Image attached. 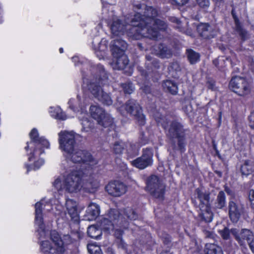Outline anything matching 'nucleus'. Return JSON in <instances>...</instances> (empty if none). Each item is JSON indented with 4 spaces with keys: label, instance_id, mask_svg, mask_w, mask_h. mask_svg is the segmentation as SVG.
I'll return each mask as SVG.
<instances>
[{
    "label": "nucleus",
    "instance_id": "1",
    "mask_svg": "<svg viewBox=\"0 0 254 254\" xmlns=\"http://www.w3.org/2000/svg\"><path fill=\"white\" fill-rule=\"evenodd\" d=\"M137 11L131 15L130 17H126L125 24L115 16L112 11L110 15L112 16L110 23V29L112 34V40L119 45L118 41L122 40L120 38L125 33L127 36L134 39H139L142 37L151 38L156 37L158 33V30H165L166 23L159 19H155L157 15V10L151 6H147L144 4H137L135 6Z\"/></svg>",
    "mask_w": 254,
    "mask_h": 254
},
{
    "label": "nucleus",
    "instance_id": "2",
    "mask_svg": "<svg viewBox=\"0 0 254 254\" xmlns=\"http://www.w3.org/2000/svg\"><path fill=\"white\" fill-rule=\"evenodd\" d=\"M56 202L58 201L55 199H42L35 205V226L43 254H64L66 247L74 242L70 235L66 234L61 236L56 230L50 231L45 226L42 210L50 212L51 217L60 214L62 206Z\"/></svg>",
    "mask_w": 254,
    "mask_h": 254
},
{
    "label": "nucleus",
    "instance_id": "3",
    "mask_svg": "<svg viewBox=\"0 0 254 254\" xmlns=\"http://www.w3.org/2000/svg\"><path fill=\"white\" fill-rule=\"evenodd\" d=\"M58 135L59 147L67 160L80 165L78 170H70V172L76 171L83 179L90 177L93 172V166L97 163V161L92 158L89 153L76 147L75 133L73 131H61Z\"/></svg>",
    "mask_w": 254,
    "mask_h": 254
},
{
    "label": "nucleus",
    "instance_id": "4",
    "mask_svg": "<svg viewBox=\"0 0 254 254\" xmlns=\"http://www.w3.org/2000/svg\"><path fill=\"white\" fill-rule=\"evenodd\" d=\"M31 141L27 142L25 149L28 156V162L25 164L27 172L39 169L44 164V160L40 157L44 149L50 148L49 141L44 137H39L37 129L33 128L29 133Z\"/></svg>",
    "mask_w": 254,
    "mask_h": 254
},
{
    "label": "nucleus",
    "instance_id": "5",
    "mask_svg": "<svg viewBox=\"0 0 254 254\" xmlns=\"http://www.w3.org/2000/svg\"><path fill=\"white\" fill-rule=\"evenodd\" d=\"M84 180L76 171L66 172L63 174L55 177L53 182V187L58 192L64 190L69 192L79 191L82 186V180Z\"/></svg>",
    "mask_w": 254,
    "mask_h": 254
},
{
    "label": "nucleus",
    "instance_id": "6",
    "mask_svg": "<svg viewBox=\"0 0 254 254\" xmlns=\"http://www.w3.org/2000/svg\"><path fill=\"white\" fill-rule=\"evenodd\" d=\"M101 222V227L105 231L109 233H113L117 238L119 247L126 248V244L121 238L123 230L121 229L122 227V220L120 216L119 211L116 209H111Z\"/></svg>",
    "mask_w": 254,
    "mask_h": 254
},
{
    "label": "nucleus",
    "instance_id": "7",
    "mask_svg": "<svg viewBox=\"0 0 254 254\" xmlns=\"http://www.w3.org/2000/svg\"><path fill=\"white\" fill-rule=\"evenodd\" d=\"M97 70L99 72V77L96 79L95 81L91 82L87 88L93 96L103 104L109 106L112 104L113 101L109 94L106 92L105 87L103 85L105 84L107 79V75L104 68L102 65H97Z\"/></svg>",
    "mask_w": 254,
    "mask_h": 254
},
{
    "label": "nucleus",
    "instance_id": "8",
    "mask_svg": "<svg viewBox=\"0 0 254 254\" xmlns=\"http://www.w3.org/2000/svg\"><path fill=\"white\" fill-rule=\"evenodd\" d=\"M87 100L79 96L70 99L68 104L69 108L77 114V117L82 126V132H89L94 128V123L90 121L86 110Z\"/></svg>",
    "mask_w": 254,
    "mask_h": 254
},
{
    "label": "nucleus",
    "instance_id": "9",
    "mask_svg": "<svg viewBox=\"0 0 254 254\" xmlns=\"http://www.w3.org/2000/svg\"><path fill=\"white\" fill-rule=\"evenodd\" d=\"M117 43L119 45L116 44L115 41L110 45V49L113 57L111 64L114 69L120 70L124 69L128 64L127 57L124 54L127 44L124 40L118 41Z\"/></svg>",
    "mask_w": 254,
    "mask_h": 254
},
{
    "label": "nucleus",
    "instance_id": "10",
    "mask_svg": "<svg viewBox=\"0 0 254 254\" xmlns=\"http://www.w3.org/2000/svg\"><path fill=\"white\" fill-rule=\"evenodd\" d=\"M146 190L156 198H162L165 186L162 180L157 176L151 175L146 180Z\"/></svg>",
    "mask_w": 254,
    "mask_h": 254
},
{
    "label": "nucleus",
    "instance_id": "11",
    "mask_svg": "<svg viewBox=\"0 0 254 254\" xmlns=\"http://www.w3.org/2000/svg\"><path fill=\"white\" fill-rule=\"evenodd\" d=\"M89 110L91 116L100 126L107 127L113 125V119L110 115L106 113L104 110L98 105H91Z\"/></svg>",
    "mask_w": 254,
    "mask_h": 254
},
{
    "label": "nucleus",
    "instance_id": "12",
    "mask_svg": "<svg viewBox=\"0 0 254 254\" xmlns=\"http://www.w3.org/2000/svg\"><path fill=\"white\" fill-rule=\"evenodd\" d=\"M229 87L232 91L239 96H245L251 91L250 85L247 80L239 76L232 78Z\"/></svg>",
    "mask_w": 254,
    "mask_h": 254
},
{
    "label": "nucleus",
    "instance_id": "13",
    "mask_svg": "<svg viewBox=\"0 0 254 254\" xmlns=\"http://www.w3.org/2000/svg\"><path fill=\"white\" fill-rule=\"evenodd\" d=\"M153 156V153L152 149H144L141 156L130 161L131 164L139 169H144L152 165Z\"/></svg>",
    "mask_w": 254,
    "mask_h": 254
},
{
    "label": "nucleus",
    "instance_id": "14",
    "mask_svg": "<svg viewBox=\"0 0 254 254\" xmlns=\"http://www.w3.org/2000/svg\"><path fill=\"white\" fill-rule=\"evenodd\" d=\"M124 110H125L127 113L139 118L141 125L144 124V116L142 114L140 106L136 103V101L133 100H129L125 106L121 107L119 109L122 114Z\"/></svg>",
    "mask_w": 254,
    "mask_h": 254
},
{
    "label": "nucleus",
    "instance_id": "15",
    "mask_svg": "<svg viewBox=\"0 0 254 254\" xmlns=\"http://www.w3.org/2000/svg\"><path fill=\"white\" fill-rule=\"evenodd\" d=\"M189 130L184 128L182 125L176 122V139H177L178 149L184 152L187 144V137Z\"/></svg>",
    "mask_w": 254,
    "mask_h": 254
},
{
    "label": "nucleus",
    "instance_id": "16",
    "mask_svg": "<svg viewBox=\"0 0 254 254\" xmlns=\"http://www.w3.org/2000/svg\"><path fill=\"white\" fill-rule=\"evenodd\" d=\"M105 190L110 195L119 197L126 192L127 187L120 181H112L106 186Z\"/></svg>",
    "mask_w": 254,
    "mask_h": 254
},
{
    "label": "nucleus",
    "instance_id": "17",
    "mask_svg": "<svg viewBox=\"0 0 254 254\" xmlns=\"http://www.w3.org/2000/svg\"><path fill=\"white\" fill-rule=\"evenodd\" d=\"M228 215L233 223H237L244 213L243 205L239 203L231 200L228 203Z\"/></svg>",
    "mask_w": 254,
    "mask_h": 254
},
{
    "label": "nucleus",
    "instance_id": "18",
    "mask_svg": "<svg viewBox=\"0 0 254 254\" xmlns=\"http://www.w3.org/2000/svg\"><path fill=\"white\" fill-rule=\"evenodd\" d=\"M108 42L105 38L100 40L98 37L93 38L92 41V47L97 57L100 59H103L106 56L108 49Z\"/></svg>",
    "mask_w": 254,
    "mask_h": 254
},
{
    "label": "nucleus",
    "instance_id": "19",
    "mask_svg": "<svg viewBox=\"0 0 254 254\" xmlns=\"http://www.w3.org/2000/svg\"><path fill=\"white\" fill-rule=\"evenodd\" d=\"M233 234L234 239L240 246L244 244L245 240L248 243L254 237L253 232L251 230L246 228L242 229L240 231L237 229V230L233 232Z\"/></svg>",
    "mask_w": 254,
    "mask_h": 254
},
{
    "label": "nucleus",
    "instance_id": "20",
    "mask_svg": "<svg viewBox=\"0 0 254 254\" xmlns=\"http://www.w3.org/2000/svg\"><path fill=\"white\" fill-rule=\"evenodd\" d=\"M65 205L68 214L70 216L71 220L75 222H78L79 217L77 210V202L72 199H68L66 201Z\"/></svg>",
    "mask_w": 254,
    "mask_h": 254
},
{
    "label": "nucleus",
    "instance_id": "21",
    "mask_svg": "<svg viewBox=\"0 0 254 254\" xmlns=\"http://www.w3.org/2000/svg\"><path fill=\"white\" fill-rule=\"evenodd\" d=\"M195 194L199 200V207H211L210 192L208 191H203L199 188L195 190Z\"/></svg>",
    "mask_w": 254,
    "mask_h": 254
},
{
    "label": "nucleus",
    "instance_id": "22",
    "mask_svg": "<svg viewBox=\"0 0 254 254\" xmlns=\"http://www.w3.org/2000/svg\"><path fill=\"white\" fill-rule=\"evenodd\" d=\"M86 212V220L88 221L95 220L99 215V206L95 203H90L87 207Z\"/></svg>",
    "mask_w": 254,
    "mask_h": 254
},
{
    "label": "nucleus",
    "instance_id": "23",
    "mask_svg": "<svg viewBox=\"0 0 254 254\" xmlns=\"http://www.w3.org/2000/svg\"><path fill=\"white\" fill-rule=\"evenodd\" d=\"M199 208V212L198 217L200 221L205 223H209L212 221L213 214L211 210V207Z\"/></svg>",
    "mask_w": 254,
    "mask_h": 254
},
{
    "label": "nucleus",
    "instance_id": "24",
    "mask_svg": "<svg viewBox=\"0 0 254 254\" xmlns=\"http://www.w3.org/2000/svg\"><path fill=\"white\" fill-rule=\"evenodd\" d=\"M200 35L204 39H211L214 36L213 27L208 23L202 24L198 27Z\"/></svg>",
    "mask_w": 254,
    "mask_h": 254
},
{
    "label": "nucleus",
    "instance_id": "25",
    "mask_svg": "<svg viewBox=\"0 0 254 254\" xmlns=\"http://www.w3.org/2000/svg\"><path fill=\"white\" fill-rule=\"evenodd\" d=\"M226 195L223 191H220L216 198L212 203V207L214 209H221L226 206Z\"/></svg>",
    "mask_w": 254,
    "mask_h": 254
},
{
    "label": "nucleus",
    "instance_id": "26",
    "mask_svg": "<svg viewBox=\"0 0 254 254\" xmlns=\"http://www.w3.org/2000/svg\"><path fill=\"white\" fill-rule=\"evenodd\" d=\"M240 171L242 176H247L254 172V162L250 160H246L241 165Z\"/></svg>",
    "mask_w": 254,
    "mask_h": 254
},
{
    "label": "nucleus",
    "instance_id": "27",
    "mask_svg": "<svg viewBox=\"0 0 254 254\" xmlns=\"http://www.w3.org/2000/svg\"><path fill=\"white\" fill-rule=\"evenodd\" d=\"M205 254H223L221 248L214 244L207 243L204 249Z\"/></svg>",
    "mask_w": 254,
    "mask_h": 254
},
{
    "label": "nucleus",
    "instance_id": "28",
    "mask_svg": "<svg viewBox=\"0 0 254 254\" xmlns=\"http://www.w3.org/2000/svg\"><path fill=\"white\" fill-rule=\"evenodd\" d=\"M127 153L128 156L132 157L137 155L140 145L137 143H125Z\"/></svg>",
    "mask_w": 254,
    "mask_h": 254
},
{
    "label": "nucleus",
    "instance_id": "29",
    "mask_svg": "<svg viewBox=\"0 0 254 254\" xmlns=\"http://www.w3.org/2000/svg\"><path fill=\"white\" fill-rule=\"evenodd\" d=\"M51 116L55 119L65 120L67 119L66 116L63 112L61 108L59 107L56 108L51 107L49 110Z\"/></svg>",
    "mask_w": 254,
    "mask_h": 254
},
{
    "label": "nucleus",
    "instance_id": "30",
    "mask_svg": "<svg viewBox=\"0 0 254 254\" xmlns=\"http://www.w3.org/2000/svg\"><path fill=\"white\" fill-rule=\"evenodd\" d=\"M188 59L190 64H196L200 60V54L191 49L186 50Z\"/></svg>",
    "mask_w": 254,
    "mask_h": 254
},
{
    "label": "nucleus",
    "instance_id": "31",
    "mask_svg": "<svg viewBox=\"0 0 254 254\" xmlns=\"http://www.w3.org/2000/svg\"><path fill=\"white\" fill-rule=\"evenodd\" d=\"M158 52L156 53V55L161 58H169L172 56L171 51L167 47L161 45L158 47Z\"/></svg>",
    "mask_w": 254,
    "mask_h": 254
},
{
    "label": "nucleus",
    "instance_id": "32",
    "mask_svg": "<svg viewBox=\"0 0 254 254\" xmlns=\"http://www.w3.org/2000/svg\"><path fill=\"white\" fill-rule=\"evenodd\" d=\"M237 230V228L229 229L228 227H224L222 230L219 231V234L222 239L224 240H230L231 239V235L234 238L233 232Z\"/></svg>",
    "mask_w": 254,
    "mask_h": 254
},
{
    "label": "nucleus",
    "instance_id": "33",
    "mask_svg": "<svg viewBox=\"0 0 254 254\" xmlns=\"http://www.w3.org/2000/svg\"><path fill=\"white\" fill-rule=\"evenodd\" d=\"M101 231L95 226L91 225L88 228L87 234L89 237L94 239H99L101 235Z\"/></svg>",
    "mask_w": 254,
    "mask_h": 254
},
{
    "label": "nucleus",
    "instance_id": "34",
    "mask_svg": "<svg viewBox=\"0 0 254 254\" xmlns=\"http://www.w3.org/2000/svg\"><path fill=\"white\" fill-rule=\"evenodd\" d=\"M87 250L90 254H103L100 247L95 243H89L87 245Z\"/></svg>",
    "mask_w": 254,
    "mask_h": 254
},
{
    "label": "nucleus",
    "instance_id": "35",
    "mask_svg": "<svg viewBox=\"0 0 254 254\" xmlns=\"http://www.w3.org/2000/svg\"><path fill=\"white\" fill-rule=\"evenodd\" d=\"M125 147V142L122 141H118L114 143L113 149L116 154H120L124 150Z\"/></svg>",
    "mask_w": 254,
    "mask_h": 254
},
{
    "label": "nucleus",
    "instance_id": "36",
    "mask_svg": "<svg viewBox=\"0 0 254 254\" xmlns=\"http://www.w3.org/2000/svg\"><path fill=\"white\" fill-rule=\"evenodd\" d=\"M163 86L166 92H170L173 95L175 94V90H174L175 84L172 81L167 80L164 82Z\"/></svg>",
    "mask_w": 254,
    "mask_h": 254
},
{
    "label": "nucleus",
    "instance_id": "37",
    "mask_svg": "<svg viewBox=\"0 0 254 254\" xmlns=\"http://www.w3.org/2000/svg\"><path fill=\"white\" fill-rule=\"evenodd\" d=\"M235 28L236 31L238 33L242 40L245 41L249 38L248 32L242 28L241 24L236 26Z\"/></svg>",
    "mask_w": 254,
    "mask_h": 254
},
{
    "label": "nucleus",
    "instance_id": "38",
    "mask_svg": "<svg viewBox=\"0 0 254 254\" xmlns=\"http://www.w3.org/2000/svg\"><path fill=\"white\" fill-rule=\"evenodd\" d=\"M220 59H215L213 60V64L219 69L222 70L225 65V60L221 57Z\"/></svg>",
    "mask_w": 254,
    "mask_h": 254
},
{
    "label": "nucleus",
    "instance_id": "39",
    "mask_svg": "<svg viewBox=\"0 0 254 254\" xmlns=\"http://www.w3.org/2000/svg\"><path fill=\"white\" fill-rule=\"evenodd\" d=\"M122 87L126 93L131 94L134 89V86L130 82L124 83L122 85Z\"/></svg>",
    "mask_w": 254,
    "mask_h": 254
},
{
    "label": "nucleus",
    "instance_id": "40",
    "mask_svg": "<svg viewBox=\"0 0 254 254\" xmlns=\"http://www.w3.org/2000/svg\"><path fill=\"white\" fill-rule=\"evenodd\" d=\"M126 215L130 220H135L137 218L136 213L131 208H127L126 210Z\"/></svg>",
    "mask_w": 254,
    "mask_h": 254
},
{
    "label": "nucleus",
    "instance_id": "41",
    "mask_svg": "<svg viewBox=\"0 0 254 254\" xmlns=\"http://www.w3.org/2000/svg\"><path fill=\"white\" fill-rule=\"evenodd\" d=\"M198 5L203 8H207L209 7L210 2L209 0H197Z\"/></svg>",
    "mask_w": 254,
    "mask_h": 254
},
{
    "label": "nucleus",
    "instance_id": "42",
    "mask_svg": "<svg viewBox=\"0 0 254 254\" xmlns=\"http://www.w3.org/2000/svg\"><path fill=\"white\" fill-rule=\"evenodd\" d=\"M249 198L251 202V208L254 210V190H251L249 192Z\"/></svg>",
    "mask_w": 254,
    "mask_h": 254
},
{
    "label": "nucleus",
    "instance_id": "43",
    "mask_svg": "<svg viewBox=\"0 0 254 254\" xmlns=\"http://www.w3.org/2000/svg\"><path fill=\"white\" fill-rule=\"evenodd\" d=\"M231 14L232 15V17H233L234 20L235 26L238 25L240 24L241 23L240 22L238 17H237V16L236 15V12L235 9L234 8H232V11H231Z\"/></svg>",
    "mask_w": 254,
    "mask_h": 254
},
{
    "label": "nucleus",
    "instance_id": "44",
    "mask_svg": "<svg viewBox=\"0 0 254 254\" xmlns=\"http://www.w3.org/2000/svg\"><path fill=\"white\" fill-rule=\"evenodd\" d=\"M176 29H178L179 31L181 32H184L185 31L184 27H183L181 24V22L176 18Z\"/></svg>",
    "mask_w": 254,
    "mask_h": 254
},
{
    "label": "nucleus",
    "instance_id": "45",
    "mask_svg": "<svg viewBox=\"0 0 254 254\" xmlns=\"http://www.w3.org/2000/svg\"><path fill=\"white\" fill-rule=\"evenodd\" d=\"M207 87L211 90H213L215 87V82L212 79H209L206 82Z\"/></svg>",
    "mask_w": 254,
    "mask_h": 254
},
{
    "label": "nucleus",
    "instance_id": "46",
    "mask_svg": "<svg viewBox=\"0 0 254 254\" xmlns=\"http://www.w3.org/2000/svg\"><path fill=\"white\" fill-rule=\"evenodd\" d=\"M249 119L250 127L252 128H254V111L251 113Z\"/></svg>",
    "mask_w": 254,
    "mask_h": 254
},
{
    "label": "nucleus",
    "instance_id": "47",
    "mask_svg": "<svg viewBox=\"0 0 254 254\" xmlns=\"http://www.w3.org/2000/svg\"><path fill=\"white\" fill-rule=\"evenodd\" d=\"M248 245L252 252L254 254V237L248 242Z\"/></svg>",
    "mask_w": 254,
    "mask_h": 254
},
{
    "label": "nucleus",
    "instance_id": "48",
    "mask_svg": "<svg viewBox=\"0 0 254 254\" xmlns=\"http://www.w3.org/2000/svg\"><path fill=\"white\" fill-rule=\"evenodd\" d=\"M72 62L74 63L75 66L79 65L80 63H82V61H80V58L77 56L72 58Z\"/></svg>",
    "mask_w": 254,
    "mask_h": 254
},
{
    "label": "nucleus",
    "instance_id": "49",
    "mask_svg": "<svg viewBox=\"0 0 254 254\" xmlns=\"http://www.w3.org/2000/svg\"><path fill=\"white\" fill-rule=\"evenodd\" d=\"M167 135L170 136L171 137H173L175 135V128L172 126L168 130V132H167Z\"/></svg>",
    "mask_w": 254,
    "mask_h": 254
},
{
    "label": "nucleus",
    "instance_id": "50",
    "mask_svg": "<svg viewBox=\"0 0 254 254\" xmlns=\"http://www.w3.org/2000/svg\"><path fill=\"white\" fill-rule=\"evenodd\" d=\"M183 109L184 110V112L187 114H189L190 113H191L192 112L191 106L190 105V104H188V106H187L186 107H184Z\"/></svg>",
    "mask_w": 254,
    "mask_h": 254
},
{
    "label": "nucleus",
    "instance_id": "51",
    "mask_svg": "<svg viewBox=\"0 0 254 254\" xmlns=\"http://www.w3.org/2000/svg\"><path fill=\"white\" fill-rule=\"evenodd\" d=\"M189 0H176V4L183 5L186 4Z\"/></svg>",
    "mask_w": 254,
    "mask_h": 254
},
{
    "label": "nucleus",
    "instance_id": "52",
    "mask_svg": "<svg viewBox=\"0 0 254 254\" xmlns=\"http://www.w3.org/2000/svg\"><path fill=\"white\" fill-rule=\"evenodd\" d=\"M225 191L228 194L231 195H234V192L230 188H229L228 187H225Z\"/></svg>",
    "mask_w": 254,
    "mask_h": 254
},
{
    "label": "nucleus",
    "instance_id": "53",
    "mask_svg": "<svg viewBox=\"0 0 254 254\" xmlns=\"http://www.w3.org/2000/svg\"><path fill=\"white\" fill-rule=\"evenodd\" d=\"M141 88L145 93H148L150 92V87L149 86H145L144 87H141Z\"/></svg>",
    "mask_w": 254,
    "mask_h": 254
},
{
    "label": "nucleus",
    "instance_id": "54",
    "mask_svg": "<svg viewBox=\"0 0 254 254\" xmlns=\"http://www.w3.org/2000/svg\"><path fill=\"white\" fill-rule=\"evenodd\" d=\"M3 10L1 6H0V23L2 22Z\"/></svg>",
    "mask_w": 254,
    "mask_h": 254
},
{
    "label": "nucleus",
    "instance_id": "55",
    "mask_svg": "<svg viewBox=\"0 0 254 254\" xmlns=\"http://www.w3.org/2000/svg\"><path fill=\"white\" fill-rule=\"evenodd\" d=\"M204 233L206 235V237L208 238L211 237V236L212 235V233L209 231H206L204 232Z\"/></svg>",
    "mask_w": 254,
    "mask_h": 254
},
{
    "label": "nucleus",
    "instance_id": "56",
    "mask_svg": "<svg viewBox=\"0 0 254 254\" xmlns=\"http://www.w3.org/2000/svg\"><path fill=\"white\" fill-rule=\"evenodd\" d=\"M215 173L217 175V176L219 177H222V173L221 171L216 170V171H215Z\"/></svg>",
    "mask_w": 254,
    "mask_h": 254
},
{
    "label": "nucleus",
    "instance_id": "57",
    "mask_svg": "<svg viewBox=\"0 0 254 254\" xmlns=\"http://www.w3.org/2000/svg\"><path fill=\"white\" fill-rule=\"evenodd\" d=\"M215 3H217V2H220L221 1H222L223 0H213Z\"/></svg>",
    "mask_w": 254,
    "mask_h": 254
},
{
    "label": "nucleus",
    "instance_id": "58",
    "mask_svg": "<svg viewBox=\"0 0 254 254\" xmlns=\"http://www.w3.org/2000/svg\"><path fill=\"white\" fill-rule=\"evenodd\" d=\"M221 118V112H219V123L220 122Z\"/></svg>",
    "mask_w": 254,
    "mask_h": 254
},
{
    "label": "nucleus",
    "instance_id": "59",
    "mask_svg": "<svg viewBox=\"0 0 254 254\" xmlns=\"http://www.w3.org/2000/svg\"><path fill=\"white\" fill-rule=\"evenodd\" d=\"M92 186L93 187V188H96L98 187V184H95L94 185H92Z\"/></svg>",
    "mask_w": 254,
    "mask_h": 254
},
{
    "label": "nucleus",
    "instance_id": "60",
    "mask_svg": "<svg viewBox=\"0 0 254 254\" xmlns=\"http://www.w3.org/2000/svg\"><path fill=\"white\" fill-rule=\"evenodd\" d=\"M59 51H60V53H63L64 52V50L63 48H61L60 49Z\"/></svg>",
    "mask_w": 254,
    "mask_h": 254
},
{
    "label": "nucleus",
    "instance_id": "61",
    "mask_svg": "<svg viewBox=\"0 0 254 254\" xmlns=\"http://www.w3.org/2000/svg\"><path fill=\"white\" fill-rule=\"evenodd\" d=\"M149 56H147L146 57V58L148 60H150V59H149Z\"/></svg>",
    "mask_w": 254,
    "mask_h": 254
},
{
    "label": "nucleus",
    "instance_id": "62",
    "mask_svg": "<svg viewBox=\"0 0 254 254\" xmlns=\"http://www.w3.org/2000/svg\"><path fill=\"white\" fill-rule=\"evenodd\" d=\"M164 128L167 130V127L165 126L164 127Z\"/></svg>",
    "mask_w": 254,
    "mask_h": 254
},
{
    "label": "nucleus",
    "instance_id": "63",
    "mask_svg": "<svg viewBox=\"0 0 254 254\" xmlns=\"http://www.w3.org/2000/svg\"><path fill=\"white\" fill-rule=\"evenodd\" d=\"M156 121H157V122H158V123L160 122V121H159V120H158L157 119H156Z\"/></svg>",
    "mask_w": 254,
    "mask_h": 254
},
{
    "label": "nucleus",
    "instance_id": "64",
    "mask_svg": "<svg viewBox=\"0 0 254 254\" xmlns=\"http://www.w3.org/2000/svg\"><path fill=\"white\" fill-rule=\"evenodd\" d=\"M225 60H229V58H226L225 59Z\"/></svg>",
    "mask_w": 254,
    "mask_h": 254
}]
</instances>
